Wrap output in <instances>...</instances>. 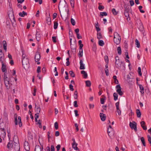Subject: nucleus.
I'll list each match as a JSON object with an SVG mask.
<instances>
[{"mask_svg":"<svg viewBox=\"0 0 151 151\" xmlns=\"http://www.w3.org/2000/svg\"><path fill=\"white\" fill-rule=\"evenodd\" d=\"M115 65L116 67L118 69H121L122 68H125V63L124 62H119V60L118 56L115 57Z\"/></svg>","mask_w":151,"mask_h":151,"instance_id":"obj_1","label":"nucleus"},{"mask_svg":"<svg viewBox=\"0 0 151 151\" xmlns=\"http://www.w3.org/2000/svg\"><path fill=\"white\" fill-rule=\"evenodd\" d=\"M22 63L23 66L25 69H27L29 68V63L28 59H22Z\"/></svg>","mask_w":151,"mask_h":151,"instance_id":"obj_2","label":"nucleus"},{"mask_svg":"<svg viewBox=\"0 0 151 151\" xmlns=\"http://www.w3.org/2000/svg\"><path fill=\"white\" fill-rule=\"evenodd\" d=\"M107 132L110 138H113L114 137V132L112 128H108Z\"/></svg>","mask_w":151,"mask_h":151,"instance_id":"obj_3","label":"nucleus"},{"mask_svg":"<svg viewBox=\"0 0 151 151\" xmlns=\"http://www.w3.org/2000/svg\"><path fill=\"white\" fill-rule=\"evenodd\" d=\"M129 126L132 129H134V131L136 132L137 130V124L134 121H133L132 123L130 122L129 124Z\"/></svg>","mask_w":151,"mask_h":151,"instance_id":"obj_4","label":"nucleus"},{"mask_svg":"<svg viewBox=\"0 0 151 151\" xmlns=\"http://www.w3.org/2000/svg\"><path fill=\"white\" fill-rule=\"evenodd\" d=\"M4 83L8 89L9 88L10 83L9 79L7 76L4 75Z\"/></svg>","mask_w":151,"mask_h":151,"instance_id":"obj_5","label":"nucleus"},{"mask_svg":"<svg viewBox=\"0 0 151 151\" xmlns=\"http://www.w3.org/2000/svg\"><path fill=\"white\" fill-rule=\"evenodd\" d=\"M116 92L120 96H122L123 94V92L121 91V88L119 84L116 85Z\"/></svg>","mask_w":151,"mask_h":151,"instance_id":"obj_6","label":"nucleus"},{"mask_svg":"<svg viewBox=\"0 0 151 151\" xmlns=\"http://www.w3.org/2000/svg\"><path fill=\"white\" fill-rule=\"evenodd\" d=\"M72 140L73 141V143L72 144V148H73L75 150H78L79 151V150L77 147L78 144L76 142L75 139L73 138Z\"/></svg>","mask_w":151,"mask_h":151,"instance_id":"obj_7","label":"nucleus"},{"mask_svg":"<svg viewBox=\"0 0 151 151\" xmlns=\"http://www.w3.org/2000/svg\"><path fill=\"white\" fill-rule=\"evenodd\" d=\"M35 111L36 113L39 114L40 112L41 109L40 105L38 104H35Z\"/></svg>","mask_w":151,"mask_h":151,"instance_id":"obj_8","label":"nucleus"},{"mask_svg":"<svg viewBox=\"0 0 151 151\" xmlns=\"http://www.w3.org/2000/svg\"><path fill=\"white\" fill-rule=\"evenodd\" d=\"M24 148L26 151H29V146L28 142L25 141L24 143Z\"/></svg>","mask_w":151,"mask_h":151,"instance_id":"obj_9","label":"nucleus"},{"mask_svg":"<svg viewBox=\"0 0 151 151\" xmlns=\"http://www.w3.org/2000/svg\"><path fill=\"white\" fill-rule=\"evenodd\" d=\"M14 148L15 150L16 151H19L20 150V147L19 145V143H17L15 142V144H14Z\"/></svg>","mask_w":151,"mask_h":151,"instance_id":"obj_10","label":"nucleus"},{"mask_svg":"<svg viewBox=\"0 0 151 151\" xmlns=\"http://www.w3.org/2000/svg\"><path fill=\"white\" fill-rule=\"evenodd\" d=\"M66 4L65 0H60L59 4V6L65 7Z\"/></svg>","mask_w":151,"mask_h":151,"instance_id":"obj_11","label":"nucleus"},{"mask_svg":"<svg viewBox=\"0 0 151 151\" xmlns=\"http://www.w3.org/2000/svg\"><path fill=\"white\" fill-rule=\"evenodd\" d=\"M40 54H39L38 52H37L36 53L35 55V60L37 62L40 59Z\"/></svg>","mask_w":151,"mask_h":151,"instance_id":"obj_12","label":"nucleus"},{"mask_svg":"<svg viewBox=\"0 0 151 151\" xmlns=\"http://www.w3.org/2000/svg\"><path fill=\"white\" fill-rule=\"evenodd\" d=\"M80 69L81 70H83L85 69V65L83 63L82 60H81L80 61Z\"/></svg>","mask_w":151,"mask_h":151,"instance_id":"obj_13","label":"nucleus"},{"mask_svg":"<svg viewBox=\"0 0 151 151\" xmlns=\"http://www.w3.org/2000/svg\"><path fill=\"white\" fill-rule=\"evenodd\" d=\"M43 148L42 147V148L39 145H36L35 146V151H43Z\"/></svg>","mask_w":151,"mask_h":151,"instance_id":"obj_14","label":"nucleus"},{"mask_svg":"<svg viewBox=\"0 0 151 151\" xmlns=\"http://www.w3.org/2000/svg\"><path fill=\"white\" fill-rule=\"evenodd\" d=\"M121 40V38H114V43H115L117 45H118L120 43Z\"/></svg>","mask_w":151,"mask_h":151,"instance_id":"obj_15","label":"nucleus"},{"mask_svg":"<svg viewBox=\"0 0 151 151\" xmlns=\"http://www.w3.org/2000/svg\"><path fill=\"white\" fill-rule=\"evenodd\" d=\"M100 117H101V120L102 121H104L106 119V116H105V115L103 113H100Z\"/></svg>","mask_w":151,"mask_h":151,"instance_id":"obj_16","label":"nucleus"},{"mask_svg":"<svg viewBox=\"0 0 151 151\" xmlns=\"http://www.w3.org/2000/svg\"><path fill=\"white\" fill-rule=\"evenodd\" d=\"M4 55L2 52L0 53V61L1 63L4 62Z\"/></svg>","mask_w":151,"mask_h":151,"instance_id":"obj_17","label":"nucleus"},{"mask_svg":"<svg viewBox=\"0 0 151 151\" xmlns=\"http://www.w3.org/2000/svg\"><path fill=\"white\" fill-rule=\"evenodd\" d=\"M139 88H140V92L142 94H143L144 93V88L143 86L141 84H139L138 85Z\"/></svg>","mask_w":151,"mask_h":151,"instance_id":"obj_18","label":"nucleus"},{"mask_svg":"<svg viewBox=\"0 0 151 151\" xmlns=\"http://www.w3.org/2000/svg\"><path fill=\"white\" fill-rule=\"evenodd\" d=\"M2 63V67H1V70L3 72H5V71L6 70V65H5L4 63Z\"/></svg>","mask_w":151,"mask_h":151,"instance_id":"obj_19","label":"nucleus"},{"mask_svg":"<svg viewBox=\"0 0 151 151\" xmlns=\"http://www.w3.org/2000/svg\"><path fill=\"white\" fill-rule=\"evenodd\" d=\"M140 124L142 127L143 128V129L144 130H146L147 129L146 126H145V122L144 121H142L140 122Z\"/></svg>","mask_w":151,"mask_h":151,"instance_id":"obj_20","label":"nucleus"},{"mask_svg":"<svg viewBox=\"0 0 151 151\" xmlns=\"http://www.w3.org/2000/svg\"><path fill=\"white\" fill-rule=\"evenodd\" d=\"M19 15L21 17H23L25 16H27V13L23 11L22 12L19 13Z\"/></svg>","mask_w":151,"mask_h":151,"instance_id":"obj_21","label":"nucleus"},{"mask_svg":"<svg viewBox=\"0 0 151 151\" xmlns=\"http://www.w3.org/2000/svg\"><path fill=\"white\" fill-rule=\"evenodd\" d=\"M121 38V37L120 36L119 34L116 32H115L114 34V38Z\"/></svg>","mask_w":151,"mask_h":151,"instance_id":"obj_22","label":"nucleus"},{"mask_svg":"<svg viewBox=\"0 0 151 151\" xmlns=\"http://www.w3.org/2000/svg\"><path fill=\"white\" fill-rule=\"evenodd\" d=\"M136 114L137 116V117H140L141 115V113L139 109H137L136 110Z\"/></svg>","mask_w":151,"mask_h":151,"instance_id":"obj_23","label":"nucleus"},{"mask_svg":"<svg viewBox=\"0 0 151 151\" xmlns=\"http://www.w3.org/2000/svg\"><path fill=\"white\" fill-rule=\"evenodd\" d=\"M13 145L12 141L10 140L9 142L8 143L7 145L8 148H10L12 147Z\"/></svg>","mask_w":151,"mask_h":151,"instance_id":"obj_24","label":"nucleus"},{"mask_svg":"<svg viewBox=\"0 0 151 151\" xmlns=\"http://www.w3.org/2000/svg\"><path fill=\"white\" fill-rule=\"evenodd\" d=\"M124 14L125 17L127 18V21L129 20H130V18L129 17V14L128 12H124Z\"/></svg>","mask_w":151,"mask_h":151,"instance_id":"obj_25","label":"nucleus"},{"mask_svg":"<svg viewBox=\"0 0 151 151\" xmlns=\"http://www.w3.org/2000/svg\"><path fill=\"white\" fill-rule=\"evenodd\" d=\"M81 73L83 75L85 78H86L87 77V74L86 72L84 70H82L81 71Z\"/></svg>","mask_w":151,"mask_h":151,"instance_id":"obj_26","label":"nucleus"},{"mask_svg":"<svg viewBox=\"0 0 151 151\" xmlns=\"http://www.w3.org/2000/svg\"><path fill=\"white\" fill-rule=\"evenodd\" d=\"M96 28L97 32L100 31L101 30L100 28L99 27V25L98 22H97L96 24Z\"/></svg>","mask_w":151,"mask_h":151,"instance_id":"obj_27","label":"nucleus"},{"mask_svg":"<svg viewBox=\"0 0 151 151\" xmlns=\"http://www.w3.org/2000/svg\"><path fill=\"white\" fill-rule=\"evenodd\" d=\"M97 38L98 39H100L102 38V36L100 31L97 32Z\"/></svg>","mask_w":151,"mask_h":151,"instance_id":"obj_28","label":"nucleus"},{"mask_svg":"<svg viewBox=\"0 0 151 151\" xmlns=\"http://www.w3.org/2000/svg\"><path fill=\"white\" fill-rule=\"evenodd\" d=\"M79 52L78 54V55L79 57H82L83 54V50H79Z\"/></svg>","mask_w":151,"mask_h":151,"instance_id":"obj_29","label":"nucleus"},{"mask_svg":"<svg viewBox=\"0 0 151 151\" xmlns=\"http://www.w3.org/2000/svg\"><path fill=\"white\" fill-rule=\"evenodd\" d=\"M46 20L47 24L49 25H50L51 23V19L50 17H47L46 18Z\"/></svg>","mask_w":151,"mask_h":151,"instance_id":"obj_30","label":"nucleus"},{"mask_svg":"<svg viewBox=\"0 0 151 151\" xmlns=\"http://www.w3.org/2000/svg\"><path fill=\"white\" fill-rule=\"evenodd\" d=\"M113 96L115 101H116L118 99V95L116 93H114L113 94Z\"/></svg>","mask_w":151,"mask_h":151,"instance_id":"obj_31","label":"nucleus"},{"mask_svg":"<svg viewBox=\"0 0 151 151\" xmlns=\"http://www.w3.org/2000/svg\"><path fill=\"white\" fill-rule=\"evenodd\" d=\"M86 86L87 87H90L91 86V82L90 81H86Z\"/></svg>","mask_w":151,"mask_h":151,"instance_id":"obj_32","label":"nucleus"},{"mask_svg":"<svg viewBox=\"0 0 151 151\" xmlns=\"http://www.w3.org/2000/svg\"><path fill=\"white\" fill-rule=\"evenodd\" d=\"M99 44L100 46H102L104 45V43L103 40H99Z\"/></svg>","mask_w":151,"mask_h":151,"instance_id":"obj_33","label":"nucleus"},{"mask_svg":"<svg viewBox=\"0 0 151 151\" xmlns=\"http://www.w3.org/2000/svg\"><path fill=\"white\" fill-rule=\"evenodd\" d=\"M135 44L137 45V47L138 48H139L140 46V43H139L138 40L137 39H136L135 40Z\"/></svg>","mask_w":151,"mask_h":151,"instance_id":"obj_34","label":"nucleus"},{"mask_svg":"<svg viewBox=\"0 0 151 151\" xmlns=\"http://www.w3.org/2000/svg\"><path fill=\"white\" fill-rule=\"evenodd\" d=\"M117 50L118 54L120 55L121 54V49L120 47H117Z\"/></svg>","mask_w":151,"mask_h":151,"instance_id":"obj_35","label":"nucleus"},{"mask_svg":"<svg viewBox=\"0 0 151 151\" xmlns=\"http://www.w3.org/2000/svg\"><path fill=\"white\" fill-rule=\"evenodd\" d=\"M70 5L71 7L73 8L74 6V0H70Z\"/></svg>","mask_w":151,"mask_h":151,"instance_id":"obj_36","label":"nucleus"},{"mask_svg":"<svg viewBox=\"0 0 151 151\" xmlns=\"http://www.w3.org/2000/svg\"><path fill=\"white\" fill-rule=\"evenodd\" d=\"M69 74L70 76L72 77H74L75 76V75L73 71L71 70L69 71Z\"/></svg>","mask_w":151,"mask_h":151,"instance_id":"obj_37","label":"nucleus"},{"mask_svg":"<svg viewBox=\"0 0 151 151\" xmlns=\"http://www.w3.org/2000/svg\"><path fill=\"white\" fill-rule=\"evenodd\" d=\"M70 22L71 24L73 26L75 25L76 22L75 20L73 18H71L70 19Z\"/></svg>","mask_w":151,"mask_h":151,"instance_id":"obj_38","label":"nucleus"},{"mask_svg":"<svg viewBox=\"0 0 151 151\" xmlns=\"http://www.w3.org/2000/svg\"><path fill=\"white\" fill-rule=\"evenodd\" d=\"M58 23L57 22H54V28L55 29H56L58 27Z\"/></svg>","mask_w":151,"mask_h":151,"instance_id":"obj_39","label":"nucleus"},{"mask_svg":"<svg viewBox=\"0 0 151 151\" xmlns=\"http://www.w3.org/2000/svg\"><path fill=\"white\" fill-rule=\"evenodd\" d=\"M112 12L113 14L114 15H116L118 14V12H116L115 9L114 8L112 10Z\"/></svg>","mask_w":151,"mask_h":151,"instance_id":"obj_40","label":"nucleus"},{"mask_svg":"<svg viewBox=\"0 0 151 151\" xmlns=\"http://www.w3.org/2000/svg\"><path fill=\"white\" fill-rule=\"evenodd\" d=\"M74 98L75 99H77L78 98V92L77 91H75L74 94Z\"/></svg>","mask_w":151,"mask_h":151,"instance_id":"obj_41","label":"nucleus"},{"mask_svg":"<svg viewBox=\"0 0 151 151\" xmlns=\"http://www.w3.org/2000/svg\"><path fill=\"white\" fill-rule=\"evenodd\" d=\"M14 119H15V125H18V121H17V115H14Z\"/></svg>","mask_w":151,"mask_h":151,"instance_id":"obj_42","label":"nucleus"},{"mask_svg":"<svg viewBox=\"0 0 151 151\" xmlns=\"http://www.w3.org/2000/svg\"><path fill=\"white\" fill-rule=\"evenodd\" d=\"M57 37L55 36H53L52 37V40L54 43H56L57 42L56 40Z\"/></svg>","mask_w":151,"mask_h":151,"instance_id":"obj_43","label":"nucleus"},{"mask_svg":"<svg viewBox=\"0 0 151 151\" xmlns=\"http://www.w3.org/2000/svg\"><path fill=\"white\" fill-rule=\"evenodd\" d=\"M142 6H139V10L140 12L142 13H144L145 12V11L142 10Z\"/></svg>","mask_w":151,"mask_h":151,"instance_id":"obj_44","label":"nucleus"},{"mask_svg":"<svg viewBox=\"0 0 151 151\" xmlns=\"http://www.w3.org/2000/svg\"><path fill=\"white\" fill-rule=\"evenodd\" d=\"M40 35L39 34H36V38L37 41H39L40 40Z\"/></svg>","mask_w":151,"mask_h":151,"instance_id":"obj_45","label":"nucleus"},{"mask_svg":"<svg viewBox=\"0 0 151 151\" xmlns=\"http://www.w3.org/2000/svg\"><path fill=\"white\" fill-rule=\"evenodd\" d=\"M138 72L139 75L140 76H141L142 75V73L141 72V68L140 67H139L138 68Z\"/></svg>","mask_w":151,"mask_h":151,"instance_id":"obj_46","label":"nucleus"},{"mask_svg":"<svg viewBox=\"0 0 151 151\" xmlns=\"http://www.w3.org/2000/svg\"><path fill=\"white\" fill-rule=\"evenodd\" d=\"M22 59H28L26 55L24 54L23 52L22 55Z\"/></svg>","mask_w":151,"mask_h":151,"instance_id":"obj_47","label":"nucleus"},{"mask_svg":"<svg viewBox=\"0 0 151 151\" xmlns=\"http://www.w3.org/2000/svg\"><path fill=\"white\" fill-rule=\"evenodd\" d=\"M54 126L56 129H58V124L57 122H55L54 124Z\"/></svg>","mask_w":151,"mask_h":151,"instance_id":"obj_48","label":"nucleus"},{"mask_svg":"<svg viewBox=\"0 0 151 151\" xmlns=\"http://www.w3.org/2000/svg\"><path fill=\"white\" fill-rule=\"evenodd\" d=\"M0 129H1V130L5 134V130L4 128L1 127V124H0Z\"/></svg>","mask_w":151,"mask_h":151,"instance_id":"obj_49","label":"nucleus"},{"mask_svg":"<svg viewBox=\"0 0 151 151\" xmlns=\"http://www.w3.org/2000/svg\"><path fill=\"white\" fill-rule=\"evenodd\" d=\"M147 138L148 141L151 145V137L150 135H148Z\"/></svg>","mask_w":151,"mask_h":151,"instance_id":"obj_50","label":"nucleus"},{"mask_svg":"<svg viewBox=\"0 0 151 151\" xmlns=\"http://www.w3.org/2000/svg\"><path fill=\"white\" fill-rule=\"evenodd\" d=\"M107 13L105 12H101L100 13V15L103 16H107Z\"/></svg>","mask_w":151,"mask_h":151,"instance_id":"obj_51","label":"nucleus"},{"mask_svg":"<svg viewBox=\"0 0 151 151\" xmlns=\"http://www.w3.org/2000/svg\"><path fill=\"white\" fill-rule=\"evenodd\" d=\"M73 86L72 85V84H71L69 85V88L70 89V91H73L74 90V89L73 88Z\"/></svg>","mask_w":151,"mask_h":151,"instance_id":"obj_52","label":"nucleus"},{"mask_svg":"<svg viewBox=\"0 0 151 151\" xmlns=\"http://www.w3.org/2000/svg\"><path fill=\"white\" fill-rule=\"evenodd\" d=\"M74 106L75 107H77L78 106L77 104V101H75L74 102Z\"/></svg>","mask_w":151,"mask_h":151,"instance_id":"obj_53","label":"nucleus"},{"mask_svg":"<svg viewBox=\"0 0 151 151\" xmlns=\"http://www.w3.org/2000/svg\"><path fill=\"white\" fill-rule=\"evenodd\" d=\"M117 112L119 115H121V111L119 109V108L118 109H116Z\"/></svg>","mask_w":151,"mask_h":151,"instance_id":"obj_54","label":"nucleus"},{"mask_svg":"<svg viewBox=\"0 0 151 151\" xmlns=\"http://www.w3.org/2000/svg\"><path fill=\"white\" fill-rule=\"evenodd\" d=\"M98 9L99 10H101L102 9H104V6L100 5L98 7Z\"/></svg>","mask_w":151,"mask_h":151,"instance_id":"obj_55","label":"nucleus"},{"mask_svg":"<svg viewBox=\"0 0 151 151\" xmlns=\"http://www.w3.org/2000/svg\"><path fill=\"white\" fill-rule=\"evenodd\" d=\"M129 11V8L127 6L125 7L124 12H128Z\"/></svg>","mask_w":151,"mask_h":151,"instance_id":"obj_56","label":"nucleus"},{"mask_svg":"<svg viewBox=\"0 0 151 151\" xmlns=\"http://www.w3.org/2000/svg\"><path fill=\"white\" fill-rule=\"evenodd\" d=\"M104 99L103 98H101L100 99L101 103V104H104Z\"/></svg>","mask_w":151,"mask_h":151,"instance_id":"obj_57","label":"nucleus"},{"mask_svg":"<svg viewBox=\"0 0 151 151\" xmlns=\"http://www.w3.org/2000/svg\"><path fill=\"white\" fill-rule=\"evenodd\" d=\"M129 3L130 5L131 6H133L134 4V2L133 0H130L129 1Z\"/></svg>","mask_w":151,"mask_h":151,"instance_id":"obj_58","label":"nucleus"},{"mask_svg":"<svg viewBox=\"0 0 151 151\" xmlns=\"http://www.w3.org/2000/svg\"><path fill=\"white\" fill-rule=\"evenodd\" d=\"M75 126L76 127V129L77 131H78L79 130V129L78 128V125L77 123H75Z\"/></svg>","mask_w":151,"mask_h":151,"instance_id":"obj_59","label":"nucleus"},{"mask_svg":"<svg viewBox=\"0 0 151 151\" xmlns=\"http://www.w3.org/2000/svg\"><path fill=\"white\" fill-rule=\"evenodd\" d=\"M105 72L106 74V75L107 76H108L109 75V70L108 69H105Z\"/></svg>","mask_w":151,"mask_h":151,"instance_id":"obj_60","label":"nucleus"},{"mask_svg":"<svg viewBox=\"0 0 151 151\" xmlns=\"http://www.w3.org/2000/svg\"><path fill=\"white\" fill-rule=\"evenodd\" d=\"M41 67L40 66H38L37 69V72L39 73L40 72Z\"/></svg>","mask_w":151,"mask_h":151,"instance_id":"obj_61","label":"nucleus"},{"mask_svg":"<svg viewBox=\"0 0 151 151\" xmlns=\"http://www.w3.org/2000/svg\"><path fill=\"white\" fill-rule=\"evenodd\" d=\"M74 112L75 113V115L76 116H78V111L77 110H75L74 111Z\"/></svg>","mask_w":151,"mask_h":151,"instance_id":"obj_62","label":"nucleus"},{"mask_svg":"<svg viewBox=\"0 0 151 151\" xmlns=\"http://www.w3.org/2000/svg\"><path fill=\"white\" fill-rule=\"evenodd\" d=\"M60 145H58L56 147V148H57V150L58 151L60 149Z\"/></svg>","mask_w":151,"mask_h":151,"instance_id":"obj_63","label":"nucleus"},{"mask_svg":"<svg viewBox=\"0 0 151 151\" xmlns=\"http://www.w3.org/2000/svg\"><path fill=\"white\" fill-rule=\"evenodd\" d=\"M51 151H55V148L53 145H52L51 146Z\"/></svg>","mask_w":151,"mask_h":151,"instance_id":"obj_64","label":"nucleus"}]
</instances>
